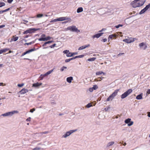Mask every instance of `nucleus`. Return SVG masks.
Returning a JSON list of instances; mask_svg holds the SVG:
<instances>
[{
    "label": "nucleus",
    "instance_id": "nucleus-36",
    "mask_svg": "<svg viewBox=\"0 0 150 150\" xmlns=\"http://www.w3.org/2000/svg\"><path fill=\"white\" fill-rule=\"evenodd\" d=\"M96 59V58L95 57H93L89 59L88 60L89 61H92L95 60Z\"/></svg>",
    "mask_w": 150,
    "mask_h": 150
},
{
    "label": "nucleus",
    "instance_id": "nucleus-8",
    "mask_svg": "<svg viewBox=\"0 0 150 150\" xmlns=\"http://www.w3.org/2000/svg\"><path fill=\"white\" fill-rule=\"evenodd\" d=\"M134 39L132 38H130L128 39H126L123 40V41L128 43H130L134 42Z\"/></svg>",
    "mask_w": 150,
    "mask_h": 150
},
{
    "label": "nucleus",
    "instance_id": "nucleus-9",
    "mask_svg": "<svg viewBox=\"0 0 150 150\" xmlns=\"http://www.w3.org/2000/svg\"><path fill=\"white\" fill-rule=\"evenodd\" d=\"M150 7V4L147 5L143 9H142L141 11L139 12L140 14H142L144 13L146 11H147Z\"/></svg>",
    "mask_w": 150,
    "mask_h": 150
},
{
    "label": "nucleus",
    "instance_id": "nucleus-43",
    "mask_svg": "<svg viewBox=\"0 0 150 150\" xmlns=\"http://www.w3.org/2000/svg\"><path fill=\"white\" fill-rule=\"evenodd\" d=\"M69 50H64L63 52V53H64V54H66V55H67V54H68L69 52Z\"/></svg>",
    "mask_w": 150,
    "mask_h": 150
},
{
    "label": "nucleus",
    "instance_id": "nucleus-17",
    "mask_svg": "<svg viewBox=\"0 0 150 150\" xmlns=\"http://www.w3.org/2000/svg\"><path fill=\"white\" fill-rule=\"evenodd\" d=\"M73 80V78L72 76L67 77V81L69 83H71L72 81Z\"/></svg>",
    "mask_w": 150,
    "mask_h": 150
},
{
    "label": "nucleus",
    "instance_id": "nucleus-64",
    "mask_svg": "<svg viewBox=\"0 0 150 150\" xmlns=\"http://www.w3.org/2000/svg\"><path fill=\"white\" fill-rule=\"evenodd\" d=\"M41 36L42 37H45V35L44 34H42L41 35Z\"/></svg>",
    "mask_w": 150,
    "mask_h": 150
},
{
    "label": "nucleus",
    "instance_id": "nucleus-5",
    "mask_svg": "<svg viewBox=\"0 0 150 150\" xmlns=\"http://www.w3.org/2000/svg\"><path fill=\"white\" fill-rule=\"evenodd\" d=\"M67 29L68 30L74 32L78 33L80 32V30H78L77 28H76L75 26L73 25L69 26L67 28Z\"/></svg>",
    "mask_w": 150,
    "mask_h": 150
},
{
    "label": "nucleus",
    "instance_id": "nucleus-1",
    "mask_svg": "<svg viewBox=\"0 0 150 150\" xmlns=\"http://www.w3.org/2000/svg\"><path fill=\"white\" fill-rule=\"evenodd\" d=\"M135 0L131 3V5L133 8H136L142 6L144 3L145 0Z\"/></svg>",
    "mask_w": 150,
    "mask_h": 150
},
{
    "label": "nucleus",
    "instance_id": "nucleus-42",
    "mask_svg": "<svg viewBox=\"0 0 150 150\" xmlns=\"http://www.w3.org/2000/svg\"><path fill=\"white\" fill-rule=\"evenodd\" d=\"M69 50H64L63 52V53H64V54H66V55H67V54H68L69 52Z\"/></svg>",
    "mask_w": 150,
    "mask_h": 150
},
{
    "label": "nucleus",
    "instance_id": "nucleus-22",
    "mask_svg": "<svg viewBox=\"0 0 150 150\" xmlns=\"http://www.w3.org/2000/svg\"><path fill=\"white\" fill-rule=\"evenodd\" d=\"M117 36L116 35L112 34L109 35L108 38V41L111 39H112L113 38H116Z\"/></svg>",
    "mask_w": 150,
    "mask_h": 150
},
{
    "label": "nucleus",
    "instance_id": "nucleus-61",
    "mask_svg": "<svg viewBox=\"0 0 150 150\" xmlns=\"http://www.w3.org/2000/svg\"><path fill=\"white\" fill-rule=\"evenodd\" d=\"M5 26L4 25H0V28H2L3 27H5Z\"/></svg>",
    "mask_w": 150,
    "mask_h": 150
},
{
    "label": "nucleus",
    "instance_id": "nucleus-60",
    "mask_svg": "<svg viewBox=\"0 0 150 150\" xmlns=\"http://www.w3.org/2000/svg\"><path fill=\"white\" fill-rule=\"evenodd\" d=\"M26 54V53L25 52H24L22 54V55H21V56H24V55H25Z\"/></svg>",
    "mask_w": 150,
    "mask_h": 150
},
{
    "label": "nucleus",
    "instance_id": "nucleus-23",
    "mask_svg": "<svg viewBox=\"0 0 150 150\" xmlns=\"http://www.w3.org/2000/svg\"><path fill=\"white\" fill-rule=\"evenodd\" d=\"M53 69L51 70L50 71H49L47 72L45 74H43V75L44 76V77H45V76H46L47 75H49V74H50L53 71Z\"/></svg>",
    "mask_w": 150,
    "mask_h": 150
},
{
    "label": "nucleus",
    "instance_id": "nucleus-31",
    "mask_svg": "<svg viewBox=\"0 0 150 150\" xmlns=\"http://www.w3.org/2000/svg\"><path fill=\"white\" fill-rule=\"evenodd\" d=\"M53 42V41H48L47 42H45L43 45V46H45L47 44H49L51 43H52Z\"/></svg>",
    "mask_w": 150,
    "mask_h": 150
},
{
    "label": "nucleus",
    "instance_id": "nucleus-59",
    "mask_svg": "<svg viewBox=\"0 0 150 150\" xmlns=\"http://www.w3.org/2000/svg\"><path fill=\"white\" fill-rule=\"evenodd\" d=\"M147 116L148 117H150V112H148V115Z\"/></svg>",
    "mask_w": 150,
    "mask_h": 150
},
{
    "label": "nucleus",
    "instance_id": "nucleus-25",
    "mask_svg": "<svg viewBox=\"0 0 150 150\" xmlns=\"http://www.w3.org/2000/svg\"><path fill=\"white\" fill-rule=\"evenodd\" d=\"M115 143V142H114L112 141L111 142H108L107 145V147H110L111 146H112V145H113Z\"/></svg>",
    "mask_w": 150,
    "mask_h": 150
},
{
    "label": "nucleus",
    "instance_id": "nucleus-35",
    "mask_svg": "<svg viewBox=\"0 0 150 150\" xmlns=\"http://www.w3.org/2000/svg\"><path fill=\"white\" fill-rule=\"evenodd\" d=\"M5 4L3 2H0V7H1L3 6H5Z\"/></svg>",
    "mask_w": 150,
    "mask_h": 150
},
{
    "label": "nucleus",
    "instance_id": "nucleus-53",
    "mask_svg": "<svg viewBox=\"0 0 150 150\" xmlns=\"http://www.w3.org/2000/svg\"><path fill=\"white\" fill-rule=\"evenodd\" d=\"M93 88H90L89 89V91L91 92H92L93 91Z\"/></svg>",
    "mask_w": 150,
    "mask_h": 150
},
{
    "label": "nucleus",
    "instance_id": "nucleus-47",
    "mask_svg": "<svg viewBox=\"0 0 150 150\" xmlns=\"http://www.w3.org/2000/svg\"><path fill=\"white\" fill-rule=\"evenodd\" d=\"M24 85V83H23L21 84H18V86L19 87H22Z\"/></svg>",
    "mask_w": 150,
    "mask_h": 150
},
{
    "label": "nucleus",
    "instance_id": "nucleus-55",
    "mask_svg": "<svg viewBox=\"0 0 150 150\" xmlns=\"http://www.w3.org/2000/svg\"><path fill=\"white\" fill-rule=\"evenodd\" d=\"M110 108V107H108L107 108H105V110L106 111H107Z\"/></svg>",
    "mask_w": 150,
    "mask_h": 150
},
{
    "label": "nucleus",
    "instance_id": "nucleus-15",
    "mask_svg": "<svg viewBox=\"0 0 150 150\" xmlns=\"http://www.w3.org/2000/svg\"><path fill=\"white\" fill-rule=\"evenodd\" d=\"M42 83L37 82L36 83L33 84L32 86L35 87H37L40 86L42 85Z\"/></svg>",
    "mask_w": 150,
    "mask_h": 150
},
{
    "label": "nucleus",
    "instance_id": "nucleus-3",
    "mask_svg": "<svg viewBox=\"0 0 150 150\" xmlns=\"http://www.w3.org/2000/svg\"><path fill=\"white\" fill-rule=\"evenodd\" d=\"M18 111L17 110H13L11 112H8L6 113H5L4 114H3L1 115V116H3L4 117H6V116H11L13 114H17L18 113Z\"/></svg>",
    "mask_w": 150,
    "mask_h": 150
},
{
    "label": "nucleus",
    "instance_id": "nucleus-20",
    "mask_svg": "<svg viewBox=\"0 0 150 150\" xmlns=\"http://www.w3.org/2000/svg\"><path fill=\"white\" fill-rule=\"evenodd\" d=\"M18 39V37L17 36L15 37L14 36H13L10 42H12L13 41H17Z\"/></svg>",
    "mask_w": 150,
    "mask_h": 150
},
{
    "label": "nucleus",
    "instance_id": "nucleus-54",
    "mask_svg": "<svg viewBox=\"0 0 150 150\" xmlns=\"http://www.w3.org/2000/svg\"><path fill=\"white\" fill-rule=\"evenodd\" d=\"M13 0H7L8 2L9 3H11Z\"/></svg>",
    "mask_w": 150,
    "mask_h": 150
},
{
    "label": "nucleus",
    "instance_id": "nucleus-4",
    "mask_svg": "<svg viewBox=\"0 0 150 150\" xmlns=\"http://www.w3.org/2000/svg\"><path fill=\"white\" fill-rule=\"evenodd\" d=\"M132 92V90L129 89L122 94L121 96L122 99H124L130 94Z\"/></svg>",
    "mask_w": 150,
    "mask_h": 150
},
{
    "label": "nucleus",
    "instance_id": "nucleus-45",
    "mask_svg": "<svg viewBox=\"0 0 150 150\" xmlns=\"http://www.w3.org/2000/svg\"><path fill=\"white\" fill-rule=\"evenodd\" d=\"M44 77V76L43 75V74H41L40 76L39 79L40 80H42Z\"/></svg>",
    "mask_w": 150,
    "mask_h": 150
},
{
    "label": "nucleus",
    "instance_id": "nucleus-50",
    "mask_svg": "<svg viewBox=\"0 0 150 150\" xmlns=\"http://www.w3.org/2000/svg\"><path fill=\"white\" fill-rule=\"evenodd\" d=\"M31 119V118L30 117H29L26 120V121L27 122L30 121Z\"/></svg>",
    "mask_w": 150,
    "mask_h": 150
},
{
    "label": "nucleus",
    "instance_id": "nucleus-62",
    "mask_svg": "<svg viewBox=\"0 0 150 150\" xmlns=\"http://www.w3.org/2000/svg\"><path fill=\"white\" fill-rule=\"evenodd\" d=\"M23 21H24V22H25V23H28V21H27V20H23Z\"/></svg>",
    "mask_w": 150,
    "mask_h": 150
},
{
    "label": "nucleus",
    "instance_id": "nucleus-11",
    "mask_svg": "<svg viewBox=\"0 0 150 150\" xmlns=\"http://www.w3.org/2000/svg\"><path fill=\"white\" fill-rule=\"evenodd\" d=\"M139 46L140 48L144 50H145L147 47V46L143 42L140 43Z\"/></svg>",
    "mask_w": 150,
    "mask_h": 150
},
{
    "label": "nucleus",
    "instance_id": "nucleus-39",
    "mask_svg": "<svg viewBox=\"0 0 150 150\" xmlns=\"http://www.w3.org/2000/svg\"><path fill=\"white\" fill-rule=\"evenodd\" d=\"M92 88L93 90H96L98 88V86L97 85H94Z\"/></svg>",
    "mask_w": 150,
    "mask_h": 150
},
{
    "label": "nucleus",
    "instance_id": "nucleus-6",
    "mask_svg": "<svg viewBox=\"0 0 150 150\" xmlns=\"http://www.w3.org/2000/svg\"><path fill=\"white\" fill-rule=\"evenodd\" d=\"M38 30V29L35 28H29L28 29L26 30L23 33V34H26L28 33H33L35 32V31H37Z\"/></svg>",
    "mask_w": 150,
    "mask_h": 150
},
{
    "label": "nucleus",
    "instance_id": "nucleus-58",
    "mask_svg": "<svg viewBox=\"0 0 150 150\" xmlns=\"http://www.w3.org/2000/svg\"><path fill=\"white\" fill-rule=\"evenodd\" d=\"M107 40V39L106 38H105V39H104L103 40V41L104 42H105Z\"/></svg>",
    "mask_w": 150,
    "mask_h": 150
},
{
    "label": "nucleus",
    "instance_id": "nucleus-21",
    "mask_svg": "<svg viewBox=\"0 0 150 150\" xmlns=\"http://www.w3.org/2000/svg\"><path fill=\"white\" fill-rule=\"evenodd\" d=\"M143 93H141L137 95L136 97V99L137 100H140L142 98Z\"/></svg>",
    "mask_w": 150,
    "mask_h": 150
},
{
    "label": "nucleus",
    "instance_id": "nucleus-29",
    "mask_svg": "<svg viewBox=\"0 0 150 150\" xmlns=\"http://www.w3.org/2000/svg\"><path fill=\"white\" fill-rule=\"evenodd\" d=\"M43 16V14H38L36 16V17L37 18H40L42 17Z\"/></svg>",
    "mask_w": 150,
    "mask_h": 150
},
{
    "label": "nucleus",
    "instance_id": "nucleus-12",
    "mask_svg": "<svg viewBox=\"0 0 150 150\" xmlns=\"http://www.w3.org/2000/svg\"><path fill=\"white\" fill-rule=\"evenodd\" d=\"M65 19L64 18H61V17L51 21L50 22H55L57 21H64Z\"/></svg>",
    "mask_w": 150,
    "mask_h": 150
},
{
    "label": "nucleus",
    "instance_id": "nucleus-26",
    "mask_svg": "<svg viewBox=\"0 0 150 150\" xmlns=\"http://www.w3.org/2000/svg\"><path fill=\"white\" fill-rule=\"evenodd\" d=\"M83 11V8L82 7H79V8L77 10V12L78 13H79L80 12H81Z\"/></svg>",
    "mask_w": 150,
    "mask_h": 150
},
{
    "label": "nucleus",
    "instance_id": "nucleus-48",
    "mask_svg": "<svg viewBox=\"0 0 150 150\" xmlns=\"http://www.w3.org/2000/svg\"><path fill=\"white\" fill-rule=\"evenodd\" d=\"M55 44H54L52 45H51L50 46V47L51 48H53L56 45Z\"/></svg>",
    "mask_w": 150,
    "mask_h": 150
},
{
    "label": "nucleus",
    "instance_id": "nucleus-19",
    "mask_svg": "<svg viewBox=\"0 0 150 150\" xmlns=\"http://www.w3.org/2000/svg\"><path fill=\"white\" fill-rule=\"evenodd\" d=\"M9 49L8 48H4L1 50H0V54H1L2 53L6 52L7 51L9 50Z\"/></svg>",
    "mask_w": 150,
    "mask_h": 150
},
{
    "label": "nucleus",
    "instance_id": "nucleus-14",
    "mask_svg": "<svg viewBox=\"0 0 150 150\" xmlns=\"http://www.w3.org/2000/svg\"><path fill=\"white\" fill-rule=\"evenodd\" d=\"M103 34V33H101L97 34H95V35H93L92 37V38H98L99 37H100V36L102 35Z\"/></svg>",
    "mask_w": 150,
    "mask_h": 150
},
{
    "label": "nucleus",
    "instance_id": "nucleus-30",
    "mask_svg": "<svg viewBox=\"0 0 150 150\" xmlns=\"http://www.w3.org/2000/svg\"><path fill=\"white\" fill-rule=\"evenodd\" d=\"M75 59L74 57H73L71 58H70V59H66L65 60V62H69V61H70L71 60H73V59Z\"/></svg>",
    "mask_w": 150,
    "mask_h": 150
},
{
    "label": "nucleus",
    "instance_id": "nucleus-16",
    "mask_svg": "<svg viewBox=\"0 0 150 150\" xmlns=\"http://www.w3.org/2000/svg\"><path fill=\"white\" fill-rule=\"evenodd\" d=\"M61 18H64L65 19L64 20V21L67 20V21L64 22H63V23H66L68 22H70L71 21V19L69 18H67L66 17H61Z\"/></svg>",
    "mask_w": 150,
    "mask_h": 150
},
{
    "label": "nucleus",
    "instance_id": "nucleus-40",
    "mask_svg": "<svg viewBox=\"0 0 150 150\" xmlns=\"http://www.w3.org/2000/svg\"><path fill=\"white\" fill-rule=\"evenodd\" d=\"M49 132L48 131H45L43 132L40 133L39 134H40L41 135H42L43 134H46L49 133Z\"/></svg>",
    "mask_w": 150,
    "mask_h": 150
},
{
    "label": "nucleus",
    "instance_id": "nucleus-7",
    "mask_svg": "<svg viewBox=\"0 0 150 150\" xmlns=\"http://www.w3.org/2000/svg\"><path fill=\"white\" fill-rule=\"evenodd\" d=\"M77 130H70L68 132H67L65 133L62 136V138H66L67 137L69 136L70 134H71L72 133L76 131Z\"/></svg>",
    "mask_w": 150,
    "mask_h": 150
},
{
    "label": "nucleus",
    "instance_id": "nucleus-38",
    "mask_svg": "<svg viewBox=\"0 0 150 150\" xmlns=\"http://www.w3.org/2000/svg\"><path fill=\"white\" fill-rule=\"evenodd\" d=\"M52 38V37H50V36H47L46 37V38H45V41H47L49 40H50Z\"/></svg>",
    "mask_w": 150,
    "mask_h": 150
},
{
    "label": "nucleus",
    "instance_id": "nucleus-34",
    "mask_svg": "<svg viewBox=\"0 0 150 150\" xmlns=\"http://www.w3.org/2000/svg\"><path fill=\"white\" fill-rule=\"evenodd\" d=\"M84 55H80L76 56L75 57H74L75 59L78 58H82L84 57Z\"/></svg>",
    "mask_w": 150,
    "mask_h": 150
},
{
    "label": "nucleus",
    "instance_id": "nucleus-10",
    "mask_svg": "<svg viewBox=\"0 0 150 150\" xmlns=\"http://www.w3.org/2000/svg\"><path fill=\"white\" fill-rule=\"evenodd\" d=\"M131 119L130 118H128L126 119L125 122L126 124H128V126H129L132 125L133 124V122L132 121H131Z\"/></svg>",
    "mask_w": 150,
    "mask_h": 150
},
{
    "label": "nucleus",
    "instance_id": "nucleus-24",
    "mask_svg": "<svg viewBox=\"0 0 150 150\" xmlns=\"http://www.w3.org/2000/svg\"><path fill=\"white\" fill-rule=\"evenodd\" d=\"M96 75H99L102 74H103V75H105V73L103 72L102 71H97L96 72Z\"/></svg>",
    "mask_w": 150,
    "mask_h": 150
},
{
    "label": "nucleus",
    "instance_id": "nucleus-51",
    "mask_svg": "<svg viewBox=\"0 0 150 150\" xmlns=\"http://www.w3.org/2000/svg\"><path fill=\"white\" fill-rule=\"evenodd\" d=\"M122 25H120V24H119V25H117L116 26V28H119L120 26H122Z\"/></svg>",
    "mask_w": 150,
    "mask_h": 150
},
{
    "label": "nucleus",
    "instance_id": "nucleus-49",
    "mask_svg": "<svg viewBox=\"0 0 150 150\" xmlns=\"http://www.w3.org/2000/svg\"><path fill=\"white\" fill-rule=\"evenodd\" d=\"M35 110V109L34 108L31 109L30 110V112L33 113L34 111Z\"/></svg>",
    "mask_w": 150,
    "mask_h": 150
},
{
    "label": "nucleus",
    "instance_id": "nucleus-28",
    "mask_svg": "<svg viewBox=\"0 0 150 150\" xmlns=\"http://www.w3.org/2000/svg\"><path fill=\"white\" fill-rule=\"evenodd\" d=\"M10 9V8H8L7 9H6L5 10H1L0 11V14L3 13L9 10Z\"/></svg>",
    "mask_w": 150,
    "mask_h": 150
},
{
    "label": "nucleus",
    "instance_id": "nucleus-52",
    "mask_svg": "<svg viewBox=\"0 0 150 150\" xmlns=\"http://www.w3.org/2000/svg\"><path fill=\"white\" fill-rule=\"evenodd\" d=\"M6 85L5 84H4L3 83H0V86H5Z\"/></svg>",
    "mask_w": 150,
    "mask_h": 150
},
{
    "label": "nucleus",
    "instance_id": "nucleus-32",
    "mask_svg": "<svg viewBox=\"0 0 150 150\" xmlns=\"http://www.w3.org/2000/svg\"><path fill=\"white\" fill-rule=\"evenodd\" d=\"M73 56V54H72L71 52H69L68 54L67 55V57H71Z\"/></svg>",
    "mask_w": 150,
    "mask_h": 150
},
{
    "label": "nucleus",
    "instance_id": "nucleus-41",
    "mask_svg": "<svg viewBox=\"0 0 150 150\" xmlns=\"http://www.w3.org/2000/svg\"><path fill=\"white\" fill-rule=\"evenodd\" d=\"M34 43V42H31L29 43H26L24 45H30L32 44L33 43Z\"/></svg>",
    "mask_w": 150,
    "mask_h": 150
},
{
    "label": "nucleus",
    "instance_id": "nucleus-33",
    "mask_svg": "<svg viewBox=\"0 0 150 150\" xmlns=\"http://www.w3.org/2000/svg\"><path fill=\"white\" fill-rule=\"evenodd\" d=\"M38 40L40 41H45V37H42L41 38H40L38 39Z\"/></svg>",
    "mask_w": 150,
    "mask_h": 150
},
{
    "label": "nucleus",
    "instance_id": "nucleus-63",
    "mask_svg": "<svg viewBox=\"0 0 150 150\" xmlns=\"http://www.w3.org/2000/svg\"><path fill=\"white\" fill-rule=\"evenodd\" d=\"M51 104L52 105H54L56 104V103L55 102H52L51 103Z\"/></svg>",
    "mask_w": 150,
    "mask_h": 150
},
{
    "label": "nucleus",
    "instance_id": "nucleus-37",
    "mask_svg": "<svg viewBox=\"0 0 150 150\" xmlns=\"http://www.w3.org/2000/svg\"><path fill=\"white\" fill-rule=\"evenodd\" d=\"M92 106V105L91 103H88L87 105H86V107L87 108H89L90 107H91Z\"/></svg>",
    "mask_w": 150,
    "mask_h": 150
},
{
    "label": "nucleus",
    "instance_id": "nucleus-46",
    "mask_svg": "<svg viewBox=\"0 0 150 150\" xmlns=\"http://www.w3.org/2000/svg\"><path fill=\"white\" fill-rule=\"evenodd\" d=\"M40 149V147H36L35 148H34L33 149V150H39Z\"/></svg>",
    "mask_w": 150,
    "mask_h": 150
},
{
    "label": "nucleus",
    "instance_id": "nucleus-2",
    "mask_svg": "<svg viewBox=\"0 0 150 150\" xmlns=\"http://www.w3.org/2000/svg\"><path fill=\"white\" fill-rule=\"evenodd\" d=\"M119 91L118 89L116 90L112 93V94L109 96L107 99L106 101H112L114 97L116 96L117 95L118 91Z\"/></svg>",
    "mask_w": 150,
    "mask_h": 150
},
{
    "label": "nucleus",
    "instance_id": "nucleus-18",
    "mask_svg": "<svg viewBox=\"0 0 150 150\" xmlns=\"http://www.w3.org/2000/svg\"><path fill=\"white\" fill-rule=\"evenodd\" d=\"M89 46H90L89 44H88V45H85L83 46H82L79 47V48L78 50H82L85 49L86 47H87Z\"/></svg>",
    "mask_w": 150,
    "mask_h": 150
},
{
    "label": "nucleus",
    "instance_id": "nucleus-57",
    "mask_svg": "<svg viewBox=\"0 0 150 150\" xmlns=\"http://www.w3.org/2000/svg\"><path fill=\"white\" fill-rule=\"evenodd\" d=\"M147 93L148 94H150V89H148L147 91Z\"/></svg>",
    "mask_w": 150,
    "mask_h": 150
},
{
    "label": "nucleus",
    "instance_id": "nucleus-13",
    "mask_svg": "<svg viewBox=\"0 0 150 150\" xmlns=\"http://www.w3.org/2000/svg\"><path fill=\"white\" fill-rule=\"evenodd\" d=\"M28 92V89L23 88L21 90L19 91V93L21 94H24Z\"/></svg>",
    "mask_w": 150,
    "mask_h": 150
},
{
    "label": "nucleus",
    "instance_id": "nucleus-27",
    "mask_svg": "<svg viewBox=\"0 0 150 150\" xmlns=\"http://www.w3.org/2000/svg\"><path fill=\"white\" fill-rule=\"evenodd\" d=\"M35 50V48H34L33 49H31L29 50L28 51H26L25 52H26V54H27Z\"/></svg>",
    "mask_w": 150,
    "mask_h": 150
},
{
    "label": "nucleus",
    "instance_id": "nucleus-56",
    "mask_svg": "<svg viewBox=\"0 0 150 150\" xmlns=\"http://www.w3.org/2000/svg\"><path fill=\"white\" fill-rule=\"evenodd\" d=\"M124 54V53H119V54H118V56H121V55H122L123 54Z\"/></svg>",
    "mask_w": 150,
    "mask_h": 150
},
{
    "label": "nucleus",
    "instance_id": "nucleus-44",
    "mask_svg": "<svg viewBox=\"0 0 150 150\" xmlns=\"http://www.w3.org/2000/svg\"><path fill=\"white\" fill-rule=\"evenodd\" d=\"M67 68L66 67H65V66H63V67H62L61 68V69H60V70H61V71H63V70H64V69H66Z\"/></svg>",
    "mask_w": 150,
    "mask_h": 150
}]
</instances>
